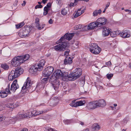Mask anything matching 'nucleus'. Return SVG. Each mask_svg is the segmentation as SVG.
<instances>
[{"instance_id": "nucleus-56", "label": "nucleus", "mask_w": 131, "mask_h": 131, "mask_svg": "<svg viewBox=\"0 0 131 131\" xmlns=\"http://www.w3.org/2000/svg\"><path fill=\"white\" fill-rule=\"evenodd\" d=\"M21 131H28V129L26 128H23L22 130H21Z\"/></svg>"}, {"instance_id": "nucleus-42", "label": "nucleus", "mask_w": 131, "mask_h": 131, "mask_svg": "<svg viewBox=\"0 0 131 131\" xmlns=\"http://www.w3.org/2000/svg\"><path fill=\"white\" fill-rule=\"evenodd\" d=\"M70 52V50L69 49H68L66 50L64 52V56L66 57L68 56L69 55V53Z\"/></svg>"}, {"instance_id": "nucleus-22", "label": "nucleus", "mask_w": 131, "mask_h": 131, "mask_svg": "<svg viewBox=\"0 0 131 131\" xmlns=\"http://www.w3.org/2000/svg\"><path fill=\"white\" fill-rule=\"evenodd\" d=\"M22 60V63L28 60L30 56L28 54H26L23 56H19Z\"/></svg>"}, {"instance_id": "nucleus-3", "label": "nucleus", "mask_w": 131, "mask_h": 131, "mask_svg": "<svg viewBox=\"0 0 131 131\" xmlns=\"http://www.w3.org/2000/svg\"><path fill=\"white\" fill-rule=\"evenodd\" d=\"M57 70H56L50 78L49 82H51L55 90H57Z\"/></svg>"}, {"instance_id": "nucleus-63", "label": "nucleus", "mask_w": 131, "mask_h": 131, "mask_svg": "<svg viewBox=\"0 0 131 131\" xmlns=\"http://www.w3.org/2000/svg\"><path fill=\"white\" fill-rule=\"evenodd\" d=\"M129 67L130 69H131V62L129 64Z\"/></svg>"}, {"instance_id": "nucleus-33", "label": "nucleus", "mask_w": 131, "mask_h": 131, "mask_svg": "<svg viewBox=\"0 0 131 131\" xmlns=\"http://www.w3.org/2000/svg\"><path fill=\"white\" fill-rule=\"evenodd\" d=\"M75 100L72 101L70 104V105L72 107H77L76 102H75Z\"/></svg>"}, {"instance_id": "nucleus-37", "label": "nucleus", "mask_w": 131, "mask_h": 131, "mask_svg": "<svg viewBox=\"0 0 131 131\" xmlns=\"http://www.w3.org/2000/svg\"><path fill=\"white\" fill-rule=\"evenodd\" d=\"M110 34V36L112 37H114L116 36V32L115 31L111 32Z\"/></svg>"}, {"instance_id": "nucleus-52", "label": "nucleus", "mask_w": 131, "mask_h": 131, "mask_svg": "<svg viewBox=\"0 0 131 131\" xmlns=\"http://www.w3.org/2000/svg\"><path fill=\"white\" fill-rule=\"evenodd\" d=\"M110 3L109 2H108L107 3L106 5V7H105V9H107L108 8V7L110 5Z\"/></svg>"}, {"instance_id": "nucleus-31", "label": "nucleus", "mask_w": 131, "mask_h": 131, "mask_svg": "<svg viewBox=\"0 0 131 131\" xmlns=\"http://www.w3.org/2000/svg\"><path fill=\"white\" fill-rule=\"evenodd\" d=\"M1 67L3 69L5 70H8L9 68V66L7 65L6 64H2L1 65Z\"/></svg>"}, {"instance_id": "nucleus-46", "label": "nucleus", "mask_w": 131, "mask_h": 131, "mask_svg": "<svg viewBox=\"0 0 131 131\" xmlns=\"http://www.w3.org/2000/svg\"><path fill=\"white\" fill-rule=\"evenodd\" d=\"M107 77L108 79H110L113 76L112 74H107Z\"/></svg>"}, {"instance_id": "nucleus-60", "label": "nucleus", "mask_w": 131, "mask_h": 131, "mask_svg": "<svg viewBox=\"0 0 131 131\" xmlns=\"http://www.w3.org/2000/svg\"><path fill=\"white\" fill-rule=\"evenodd\" d=\"M73 3H70V4L69 5L71 7V6H72L73 5Z\"/></svg>"}, {"instance_id": "nucleus-25", "label": "nucleus", "mask_w": 131, "mask_h": 131, "mask_svg": "<svg viewBox=\"0 0 131 131\" xmlns=\"http://www.w3.org/2000/svg\"><path fill=\"white\" fill-rule=\"evenodd\" d=\"M44 87V84L41 83H38L36 86V89L37 91H39L40 89Z\"/></svg>"}, {"instance_id": "nucleus-7", "label": "nucleus", "mask_w": 131, "mask_h": 131, "mask_svg": "<svg viewBox=\"0 0 131 131\" xmlns=\"http://www.w3.org/2000/svg\"><path fill=\"white\" fill-rule=\"evenodd\" d=\"M53 67L49 66L46 68L42 72V75L45 77H48L50 76L54 70Z\"/></svg>"}, {"instance_id": "nucleus-1", "label": "nucleus", "mask_w": 131, "mask_h": 131, "mask_svg": "<svg viewBox=\"0 0 131 131\" xmlns=\"http://www.w3.org/2000/svg\"><path fill=\"white\" fill-rule=\"evenodd\" d=\"M73 72L68 74L67 72H64L58 70V78H62V80L66 81H74L79 78L82 74V70L80 68H76Z\"/></svg>"}, {"instance_id": "nucleus-51", "label": "nucleus", "mask_w": 131, "mask_h": 131, "mask_svg": "<svg viewBox=\"0 0 131 131\" xmlns=\"http://www.w3.org/2000/svg\"><path fill=\"white\" fill-rule=\"evenodd\" d=\"M106 64L108 66H109L111 64V63L110 61H109L106 63Z\"/></svg>"}, {"instance_id": "nucleus-47", "label": "nucleus", "mask_w": 131, "mask_h": 131, "mask_svg": "<svg viewBox=\"0 0 131 131\" xmlns=\"http://www.w3.org/2000/svg\"><path fill=\"white\" fill-rule=\"evenodd\" d=\"M42 7V6L41 5H36L35 7V8L37 9L38 8H41Z\"/></svg>"}, {"instance_id": "nucleus-50", "label": "nucleus", "mask_w": 131, "mask_h": 131, "mask_svg": "<svg viewBox=\"0 0 131 131\" xmlns=\"http://www.w3.org/2000/svg\"><path fill=\"white\" fill-rule=\"evenodd\" d=\"M51 6V4L50 3H48L47 5V6H46V7H48L49 8V9H50V7Z\"/></svg>"}, {"instance_id": "nucleus-8", "label": "nucleus", "mask_w": 131, "mask_h": 131, "mask_svg": "<svg viewBox=\"0 0 131 131\" xmlns=\"http://www.w3.org/2000/svg\"><path fill=\"white\" fill-rule=\"evenodd\" d=\"M30 29L29 27L23 28L21 29L19 32V36L21 38H25L29 34Z\"/></svg>"}, {"instance_id": "nucleus-32", "label": "nucleus", "mask_w": 131, "mask_h": 131, "mask_svg": "<svg viewBox=\"0 0 131 131\" xmlns=\"http://www.w3.org/2000/svg\"><path fill=\"white\" fill-rule=\"evenodd\" d=\"M49 9L48 7H45L44 8L43 15H46L47 14L48 12Z\"/></svg>"}, {"instance_id": "nucleus-4", "label": "nucleus", "mask_w": 131, "mask_h": 131, "mask_svg": "<svg viewBox=\"0 0 131 131\" xmlns=\"http://www.w3.org/2000/svg\"><path fill=\"white\" fill-rule=\"evenodd\" d=\"M32 82L30 78H28L22 88L21 91L23 92L27 93L29 92V90L31 89Z\"/></svg>"}, {"instance_id": "nucleus-45", "label": "nucleus", "mask_w": 131, "mask_h": 131, "mask_svg": "<svg viewBox=\"0 0 131 131\" xmlns=\"http://www.w3.org/2000/svg\"><path fill=\"white\" fill-rule=\"evenodd\" d=\"M45 25L44 24L41 25L40 26V25L38 27V30H41V29L43 28L45 26Z\"/></svg>"}, {"instance_id": "nucleus-55", "label": "nucleus", "mask_w": 131, "mask_h": 131, "mask_svg": "<svg viewBox=\"0 0 131 131\" xmlns=\"http://www.w3.org/2000/svg\"><path fill=\"white\" fill-rule=\"evenodd\" d=\"M48 0H42V2L44 4H45L47 2V1Z\"/></svg>"}, {"instance_id": "nucleus-19", "label": "nucleus", "mask_w": 131, "mask_h": 131, "mask_svg": "<svg viewBox=\"0 0 131 131\" xmlns=\"http://www.w3.org/2000/svg\"><path fill=\"white\" fill-rule=\"evenodd\" d=\"M92 128L93 131H98L101 128V127L97 123L94 124L92 126Z\"/></svg>"}, {"instance_id": "nucleus-9", "label": "nucleus", "mask_w": 131, "mask_h": 131, "mask_svg": "<svg viewBox=\"0 0 131 131\" xmlns=\"http://www.w3.org/2000/svg\"><path fill=\"white\" fill-rule=\"evenodd\" d=\"M58 42V43H60L58 45V50H63L67 47L68 45L67 42L65 41H60L59 40Z\"/></svg>"}, {"instance_id": "nucleus-5", "label": "nucleus", "mask_w": 131, "mask_h": 131, "mask_svg": "<svg viewBox=\"0 0 131 131\" xmlns=\"http://www.w3.org/2000/svg\"><path fill=\"white\" fill-rule=\"evenodd\" d=\"M90 52L95 54H99L101 51V49L96 43H92L90 45Z\"/></svg>"}, {"instance_id": "nucleus-62", "label": "nucleus", "mask_w": 131, "mask_h": 131, "mask_svg": "<svg viewBox=\"0 0 131 131\" xmlns=\"http://www.w3.org/2000/svg\"><path fill=\"white\" fill-rule=\"evenodd\" d=\"M89 129L87 128L83 130V131H89Z\"/></svg>"}, {"instance_id": "nucleus-13", "label": "nucleus", "mask_w": 131, "mask_h": 131, "mask_svg": "<svg viewBox=\"0 0 131 131\" xmlns=\"http://www.w3.org/2000/svg\"><path fill=\"white\" fill-rule=\"evenodd\" d=\"M98 27L105 24L107 22V20L105 18L100 17L97 19L96 21Z\"/></svg>"}, {"instance_id": "nucleus-64", "label": "nucleus", "mask_w": 131, "mask_h": 131, "mask_svg": "<svg viewBox=\"0 0 131 131\" xmlns=\"http://www.w3.org/2000/svg\"><path fill=\"white\" fill-rule=\"evenodd\" d=\"M117 105L116 104H114V106L115 107H116L117 106Z\"/></svg>"}, {"instance_id": "nucleus-2", "label": "nucleus", "mask_w": 131, "mask_h": 131, "mask_svg": "<svg viewBox=\"0 0 131 131\" xmlns=\"http://www.w3.org/2000/svg\"><path fill=\"white\" fill-rule=\"evenodd\" d=\"M45 62V60L44 59L40 60L38 63L35 64L31 67L30 70V72L32 73H34L37 71H41L43 69Z\"/></svg>"}, {"instance_id": "nucleus-43", "label": "nucleus", "mask_w": 131, "mask_h": 131, "mask_svg": "<svg viewBox=\"0 0 131 131\" xmlns=\"http://www.w3.org/2000/svg\"><path fill=\"white\" fill-rule=\"evenodd\" d=\"M7 107L10 108H14V106L12 103L8 104L7 105Z\"/></svg>"}, {"instance_id": "nucleus-30", "label": "nucleus", "mask_w": 131, "mask_h": 131, "mask_svg": "<svg viewBox=\"0 0 131 131\" xmlns=\"http://www.w3.org/2000/svg\"><path fill=\"white\" fill-rule=\"evenodd\" d=\"M25 24V23L24 22H22L20 24H16L15 25L17 29H18L21 28Z\"/></svg>"}, {"instance_id": "nucleus-41", "label": "nucleus", "mask_w": 131, "mask_h": 131, "mask_svg": "<svg viewBox=\"0 0 131 131\" xmlns=\"http://www.w3.org/2000/svg\"><path fill=\"white\" fill-rule=\"evenodd\" d=\"M127 120L126 118H124L123 121L121 123L123 126L125 125L127 123Z\"/></svg>"}, {"instance_id": "nucleus-18", "label": "nucleus", "mask_w": 131, "mask_h": 131, "mask_svg": "<svg viewBox=\"0 0 131 131\" xmlns=\"http://www.w3.org/2000/svg\"><path fill=\"white\" fill-rule=\"evenodd\" d=\"M97 107V106L103 107L106 105V103L103 100H102L97 102L96 101Z\"/></svg>"}, {"instance_id": "nucleus-10", "label": "nucleus", "mask_w": 131, "mask_h": 131, "mask_svg": "<svg viewBox=\"0 0 131 131\" xmlns=\"http://www.w3.org/2000/svg\"><path fill=\"white\" fill-rule=\"evenodd\" d=\"M74 35L73 33L68 34L67 33L65 34L64 36L61 37L59 39L60 41H67V40H70L71 39Z\"/></svg>"}, {"instance_id": "nucleus-27", "label": "nucleus", "mask_w": 131, "mask_h": 131, "mask_svg": "<svg viewBox=\"0 0 131 131\" xmlns=\"http://www.w3.org/2000/svg\"><path fill=\"white\" fill-rule=\"evenodd\" d=\"M102 12V10L101 9L99 10H96L94 11L93 13V16H96L98 14H100Z\"/></svg>"}, {"instance_id": "nucleus-58", "label": "nucleus", "mask_w": 131, "mask_h": 131, "mask_svg": "<svg viewBox=\"0 0 131 131\" xmlns=\"http://www.w3.org/2000/svg\"><path fill=\"white\" fill-rule=\"evenodd\" d=\"M75 0V2L74 3H73V5L72 6H75L77 5V3L76 2V0Z\"/></svg>"}, {"instance_id": "nucleus-16", "label": "nucleus", "mask_w": 131, "mask_h": 131, "mask_svg": "<svg viewBox=\"0 0 131 131\" xmlns=\"http://www.w3.org/2000/svg\"><path fill=\"white\" fill-rule=\"evenodd\" d=\"M96 27H98L96 22L95 21L89 24L88 26H84V28L86 30V29L89 30L93 29Z\"/></svg>"}, {"instance_id": "nucleus-6", "label": "nucleus", "mask_w": 131, "mask_h": 131, "mask_svg": "<svg viewBox=\"0 0 131 131\" xmlns=\"http://www.w3.org/2000/svg\"><path fill=\"white\" fill-rule=\"evenodd\" d=\"M19 56L15 57L12 60L11 64L14 67H17L22 63V60Z\"/></svg>"}, {"instance_id": "nucleus-11", "label": "nucleus", "mask_w": 131, "mask_h": 131, "mask_svg": "<svg viewBox=\"0 0 131 131\" xmlns=\"http://www.w3.org/2000/svg\"><path fill=\"white\" fill-rule=\"evenodd\" d=\"M18 76V74L15 69L11 71L9 75L8 79L10 81L12 80Z\"/></svg>"}, {"instance_id": "nucleus-54", "label": "nucleus", "mask_w": 131, "mask_h": 131, "mask_svg": "<svg viewBox=\"0 0 131 131\" xmlns=\"http://www.w3.org/2000/svg\"><path fill=\"white\" fill-rule=\"evenodd\" d=\"M125 11L126 12H128L129 13H131V10L129 9H125Z\"/></svg>"}, {"instance_id": "nucleus-44", "label": "nucleus", "mask_w": 131, "mask_h": 131, "mask_svg": "<svg viewBox=\"0 0 131 131\" xmlns=\"http://www.w3.org/2000/svg\"><path fill=\"white\" fill-rule=\"evenodd\" d=\"M46 131H54L53 129L48 127H46Z\"/></svg>"}, {"instance_id": "nucleus-28", "label": "nucleus", "mask_w": 131, "mask_h": 131, "mask_svg": "<svg viewBox=\"0 0 131 131\" xmlns=\"http://www.w3.org/2000/svg\"><path fill=\"white\" fill-rule=\"evenodd\" d=\"M85 103V101H80L76 102L77 107L84 105Z\"/></svg>"}, {"instance_id": "nucleus-26", "label": "nucleus", "mask_w": 131, "mask_h": 131, "mask_svg": "<svg viewBox=\"0 0 131 131\" xmlns=\"http://www.w3.org/2000/svg\"><path fill=\"white\" fill-rule=\"evenodd\" d=\"M15 69L18 73L19 76L21 74H22L24 72L23 69L20 67H17Z\"/></svg>"}, {"instance_id": "nucleus-49", "label": "nucleus", "mask_w": 131, "mask_h": 131, "mask_svg": "<svg viewBox=\"0 0 131 131\" xmlns=\"http://www.w3.org/2000/svg\"><path fill=\"white\" fill-rule=\"evenodd\" d=\"M64 123L65 124H69L70 123V121L69 120H67L64 121Z\"/></svg>"}, {"instance_id": "nucleus-20", "label": "nucleus", "mask_w": 131, "mask_h": 131, "mask_svg": "<svg viewBox=\"0 0 131 131\" xmlns=\"http://www.w3.org/2000/svg\"><path fill=\"white\" fill-rule=\"evenodd\" d=\"M72 62V59L70 57H66L64 61V63L65 64H70Z\"/></svg>"}, {"instance_id": "nucleus-34", "label": "nucleus", "mask_w": 131, "mask_h": 131, "mask_svg": "<svg viewBox=\"0 0 131 131\" xmlns=\"http://www.w3.org/2000/svg\"><path fill=\"white\" fill-rule=\"evenodd\" d=\"M26 116H27L26 117L30 118L31 117H33L32 112H27L25 113Z\"/></svg>"}, {"instance_id": "nucleus-24", "label": "nucleus", "mask_w": 131, "mask_h": 131, "mask_svg": "<svg viewBox=\"0 0 131 131\" xmlns=\"http://www.w3.org/2000/svg\"><path fill=\"white\" fill-rule=\"evenodd\" d=\"M43 111H34L32 112L33 117L37 116L40 114H41L43 113Z\"/></svg>"}, {"instance_id": "nucleus-35", "label": "nucleus", "mask_w": 131, "mask_h": 131, "mask_svg": "<svg viewBox=\"0 0 131 131\" xmlns=\"http://www.w3.org/2000/svg\"><path fill=\"white\" fill-rule=\"evenodd\" d=\"M48 80V78H43L41 80V82L43 84L46 83Z\"/></svg>"}, {"instance_id": "nucleus-12", "label": "nucleus", "mask_w": 131, "mask_h": 131, "mask_svg": "<svg viewBox=\"0 0 131 131\" xmlns=\"http://www.w3.org/2000/svg\"><path fill=\"white\" fill-rule=\"evenodd\" d=\"M120 36L123 38H128L131 36L130 31L128 30H125L119 33Z\"/></svg>"}, {"instance_id": "nucleus-59", "label": "nucleus", "mask_w": 131, "mask_h": 131, "mask_svg": "<svg viewBox=\"0 0 131 131\" xmlns=\"http://www.w3.org/2000/svg\"><path fill=\"white\" fill-rule=\"evenodd\" d=\"M54 48L55 50L57 51V45L55 46Z\"/></svg>"}, {"instance_id": "nucleus-15", "label": "nucleus", "mask_w": 131, "mask_h": 131, "mask_svg": "<svg viewBox=\"0 0 131 131\" xmlns=\"http://www.w3.org/2000/svg\"><path fill=\"white\" fill-rule=\"evenodd\" d=\"M17 81L16 80H15L11 85L10 90L14 92L19 87V85L17 83Z\"/></svg>"}, {"instance_id": "nucleus-53", "label": "nucleus", "mask_w": 131, "mask_h": 131, "mask_svg": "<svg viewBox=\"0 0 131 131\" xmlns=\"http://www.w3.org/2000/svg\"><path fill=\"white\" fill-rule=\"evenodd\" d=\"M53 20L51 19H50L48 21V23L49 24H52L53 23Z\"/></svg>"}, {"instance_id": "nucleus-40", "label": "nucleus", "mask_w": 131, "mask_h": 131, "mask_svg": "<svg viewBox=\"0 0 131 131\" xmlns=\"http://www.w3.org/2000/svg\"><path fill=\"white\" fill-rule=\"evenodd\" d=\"M67 10L65 8L63 9L61 11V14L63 15H65L67 13Z\"/></svg>"}, {"instance_id": "nucleus-29", "label": "nucleus", "mask_w": 131, "mask_h": 131, "mask_svg": "<svg viewBox=\"0 0 131 131\" xmlns=\"http://www.w3.org/2000/svg\"><path fill=\"white\" fill-rule=\"evenodd\" d=\"M8 95L7 93L5 91H1L0 92V96L2 98L6 97Z\"/></svg>"}, {"instance_id": "nucleus-36", "label": "nucleus", "mask_w": 131, "mask_h": 131, "mask_svg": "<svg viewBox=\"0 0 131 131\" xmlns=\"http://www.w3.org/2000/svg\"><path fill=\"white\" fill-rule=\"evenodd\" d=\"M39 18H37L36 19L35 24L37 28L40 26L39 24Z\"/></svg>"}, {"instance_id": "nucleus-21", "label": "nucleus", "mask_w": 131, "mask_h": 131, "mask_svg": "<svg viewBox=\"0 0 131 131\" xmlns=\"http://www.w3.org/2000/svg\"><path fill=\"white\" fill-rule=\"evenodd\" d=\"M27 116H26V114L23 113H19L16 117V119L17 120H19L20 119L25 118Z\"/></svg>"}, {"instance_id": "nucleus-23", "label": "nucleus", "mask_w": 131, "mask_h": 131, "mask_svg": "<svg viewBox=\"0 0 131 131\" xmlns=\"http://www.w3.org/2000/svg\"><path fill=\"white\" fill-rule=\"evenodd\" d=\"M84 12V10H81V8L79 9L76 13L74 16V17L75 18L81 15Z\"/></svg>"}, {"instance_id": "nucleus-48", "label": "nucleus", "mask_w": 131, "mask_h": 131, "mask_svg": "<svg viewBox=\"0 0 131 131\" xmlns=\"http://www.w3.org/2000/svg\"><path fill=\"white\" fill-rule=\"evenodd\" d=\"M5 117L3 116H0V122L2 121L5 119Z\"/></svg>"}, {"instance_id": "nucleus-14", "label": "nucleus", "mask_w": 131, "mask_h": 131, "mask_svg": "<svg viewBox=\"0 0 131 131\" xmlns=\"http://www.w3.org/2000/svg\"><path fill=\"white\" fill-rule=\"evenodd\" d=\"M111 31V30L108 27H103L102 28V34L103 36H108Z\"/></svg>"}, {"instance_id": "nucleus-57", "label": "nucleus", "mask_w": 131, "mask_h": 131, "mask_svg": "<svg viewBox=\"0 0 131 131\" xmlns=\"http://www.w3.org/2000/svg\"><path fill=\"white\" fill-rule=\"evenodd\" d=\"M26 3V2L25 1H23V3L21 5L23 6H24L25 5Z\"/></svg>"}, {"instance_id": "nucleus-38", "label": "nucleus", "mask_w": 131, "mask_h": 131, "mask_svg": "<svg viewBox=\"0 0 131 131\" xmlns=\"http://www.w3.org/2000/svg\"><path fill=\"white\" fill-rule=\"evenodd\" d=\"M75 27L76 28V30H78V29H81V28H82L83 27H84H84H83V26L81 24L77 25L75 26Z\"/></svg>"}, {"instance_id": "nucleus-17", "label": "nucleus", "mask_w": 131, "mask_h": 131, "mask_svg": "<svg viewBox=\"0 0 131 131\" xmlns=\"http://www.w3.org/2000/svg\"><path fill=\"white\" fill-rule=\"evenodd\" d=\"M86 107L89 110L95 109L97 107L96 101H93L88 103Z\"/></svg>"}, {"instance_id": "nucleus-39", "label": "nucleus", "mask_w": 131, "mask_h": 131, "mask_svg": "<svg viewBox=\"0 0 131 131\" xmlns=\"http://www.w3.org/2000/svg\"><path fill=\"white\" fill-rule=\"evenodd\" d=\"M6 92V93H7V94L9 93V94H11V92L10 91V87L9 84L8 86L6 88L5 90Z\"/></svg>"}, {"instance_id": "nucleus-61", "label": "nucleus", "mask_w": 131, "mask_h": 131, "mask_svg": "<svg viewBox=\"0 0 131 131\" xmlns=\"http://www.w3.org/2000/svg\"><path fill=\"white\" fill-rule=\"evenodd\" d=\"M80 124H81V125H83L84 124V123L83 122H81L80 123Z\"/></svg>"}]
</instances>
